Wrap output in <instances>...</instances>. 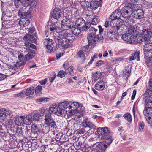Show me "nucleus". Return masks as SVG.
I'll use <instances>...</instances> for the list:
<instances>
[{
	"label": "nucleus",
	"mask_w": 152,
	"mask_h": 152,
	"mask_svg": "<svg viewBox=\"0 0 152 152\" xmlns=\"http://www.w3.org/2000/svg\"><path fill=\"white\" fill-rule=\"evenodd\" d=\"M24 44L27 48L26 50L27 51L28 53L25 56L22 53L18 55V58L20 61H28L30 59L34 58L35 55V51L36 50V46L33 44L28 42H25Z\"/></svg>",
	"instance_id": "f257e3e1"
},
{
	"label": "nucleus",
	"mask_w": 152,
	"mask_h": 152,
	"mask_svg": "<svg viewBox=\"0 0 152 152\" xmlns=\"http://www.w3.org/2000/svg\"><path fill=\"white\" fill-rule=\"evenodd\" d=\"M97 133L99 137L102 140H106V142L107 145H109L113 140L110 133V131L107 127L99 128L97 129Z\"/></svg>",
	"instance_id": "f03ea898"
},
{
	"label": "nucleus",
	"mask_w": 152,
	"mask_h": 152,
	"mask_svg": "<svg viewBox=\"0 0 152 152\" xmlns=\"http://www.w3.org/2000/svg\"><path fill=\"white\" fill-rule=\"evenodd\" d=\"M130 4L126 3L124 7L122 8L121 10H116L113 12L112 14L110 15V18L112 20L118 19L120 17L123 18H126L129 16L128 13L130 10H127V9L129 6H130Z\"/></svg>",
	"instance_id": "7ed1b4c3"
},
{
	"label": "nucleus",
	"mask_w": 152,
	"mask_h": 152,
	"mask_svg": "<svg viewBox=\"0 0 152 152\" xmlns=\"http://www.w3.org/2000/svg\"><path fill=\"white\" fill-rule=\"evenodd\" d=\"M123 20L120 18L117 20H112L110 22V26L113 27L114 29L117 31L119 33L122 31V28L124 26L123 24Z\"/></svg>",
	"instance_id": "20e7f679"
},
{
	"label": "nucleus",
	"mask_w": 152,
	"mask_h": 152,
	"mask_svg": "<svg viewBox=\"0 0 152 152\" xmlns=\"http://www.w3.org/2000/svg\"><path fill=\"white\" fill-rule=\"evenodd\" d=\"M44 120V123L45 125L51 129H56L57 127L56 123L50 114L45 113Z\"/></svg>",
	"instance_id": "39448f33"
},
{
	"label": "nucleus",
	"mask_w": 152,
	"mask_h": 152,
	"mask_svg": "<svg viewBox=\"0 0 152 152\" xmlns=\"http://www.w3.org/2000/svg\"><path fill=\"white\" fill-rule=\"evenodd\" d=\"M98 29H99V33L101 34L103 32V29L100 25L96 27H92L89 29L90 33L88 36L87 39L88 41H92V39L94 37L97 32L98 31Z\"/></svg>",
	"instance_id": "423d86ee"
},
{
	"label": "nucleus",
	"mask_w": 152,
	"mask_h": 152,
	"mask_svg": "<svg viewBox=\"0 0 152 152\" xmlns=\"http://www.w3.org/2000/svg\"><path fill=\"white\" fill-rule=\"evenodd\" d=\"M75 23L76 26L81 28V31L83 32L87 31L90 26L89 23H86L83 19L81 18L77 19Z\"/></svg>",
	"instance_id": "0eeeda50"
},
{
	"label": "nucleus",
	"mask_w": 152,
	"mask_h": 152,
	"mask_svg": "<svg viewBox=\"0 0 152 152\" xmlns=\"http://www.w3.org/2000/svg\"><path fill=\"white\" fill-rule=\"evenodd\" d=\"M140 30L138 28V27L136 26H132L129 29L128 32L130 33V34L133 37V39L136 40L137 42H142V39H137L138 36L139 37L140 34H139Z\"/></svg>",
	"instance_id": "6e6552de"
},
{
	"label": "nucleus",
	"mask_w": 152,
	"mask_h": 152,
	"mask_svg": "<svg viewBox=\"0 0 152 152\" xmlns=\"http://www.w3.org/2000/svg\"><path fill=\"white\" fill-rule=\"evenodd\" d=\"M69 102L65 101L63 102L60 103L59 104L58 107L60 110L59 112H58V114L59 116H65V115L67 113L66 110L65 109L69 107Z\"/></svg>",
	"instance_id": "1a4fd4ad"
},
{
	"label": "nucleus",
	"mask_w": 152,
	"mask_h": 152,
	"mask_svg": "<svg viewBox=\"0 0 152 152\" xmlns=\"http://www.w3.org/2000/svg\"><path fill=\"white\" fill-rule=\"evenodd\" d=\"M113 28L110 26L106 30V33H107L106 35L107 39L110 40L115 38L116 35L118 34L119 35L118 31Z\"/></svg>",
	"instance_id": "9d476101"
},
{
	"label": "nucleus",
	"mask_w": 152,
	"mask_h": 152,
	"mask_svg": "<svg viewBox=\"0 0 152 152\" xmlns=\"http://www.w3.org/2000/svg\"><path fill=\"white\" fill-rule=\"evenodd\" d=\"M61 25L63 29L68 30L71 28L73 26V23L70 19L65 18L61 21Z\"/></svg>",
	"instance_id": "9b49d317"
},
{
	"label": "nucleus",
	"mask_w": 152,
	"mask_h": 152,
	"mask_svg": "<svg viewBox=\"0 0 152 152\" xmlns=\"http://www.w3.org/2000/svg\"><path fill=\"white\" fill-rule=\"evenodd\" d=\"M53 43V40L50 39H45L44 40V43L46 46L47 48L46 51L48 53H51L53 52V48L51 45Z\"/></svg>",
	"instance_id": "f8f14e48"
},
{
	"label": "nucleus",
	"mask_w": 152,
	"mask_h": 152,
	"mask_svg": "<svg viewBox=\"0 0 152 152\" xmlns=\"http://www.w3.org/2000/svg\"><path fill=\"white\" fill-rule=\"evenodd\" d=\"M130 6H129L127 9V10L129 11L130 10V12L128 13L129 15L126 18H124L125 20V21L130 24H132L134 23V20L132 18H131L130 15H131V12L133 11V10H134V8L135 7V6H134L133 4H131Z\"/></svg>",
	"instance_id": "ddd939ff"
},
{
	"label": "nucleus",
	"mask_w": 152,
	"mask_h": 152,
	"mask_svg": "<svg viewBox=\"0 0 152 152\" xmlns=\"http://www.w3.org/2000/svg\"><path fill=\"white\" fill-rule=\"evenodd\" d=\"M133 11L131 12V14L133 17L137 19H140L143 17L144 12L142 9H139Z\"/></svg>",
	"instance_id": "4468645a"
},
{
	"label": "nucleus",
	"mask_w": 152,
	"mask_h": 152,
	"mask_svg": "<svg viewBox=\"0 0 152 152\" xmlns=\"http://www.w3.org/2000/svg\"><path fill=\"white\" fill-rule=\"evenodd\" d=\"M152 32L150 29H145L143 30L141 35L142 38L145 41L151 39Z\"/></svg>",
	"instance_id": "2eb2a0df"
},
{
	"label": "nucleus",
	"mask_w": 152,
	"mask_h": 152,
	"mask_svg": "<svg viewBox=\"0 0 152 152\" xmlns=\"http://www.w3.org/2000/svg\"><path fill=\"white\" fill-rule=\"evenodd\" d=\"M53 39L56 43V45H58V47L62 46L63 45H65L66 44L65 41L63 39L60 35L54 36H53Z\"/></svg>",
	"instance_id": "dca6fc26"
},
{
	"label": "nucleus",
	"mask_w": 152,
	"mask_h": 152,
	"mask_svg": "<svg viewBox=\"0 0 152 152\" xmlns=\"http://www.w3.org/2000/svg\"><path fill=\"white\" fill-rule=\"evenodd\" d=\"M37 38V34L36 33L34 34V36L31 35L27 34H26L23 37V40L27 42H34L36 41V39Z\"/></svg>",
	"instance_id": "f3484780"
},
{
	"label": "nucleus",
	"mask_w": 152,
	"mask_h": 152,
	"mask_svg": "<svg viewBox=\"0 0 152 152\" xmlns=\"http://www.w3.org/2000/svg\"><path fill=\"white\" fill-rule=\"evenodd\" d=\"M60 110L58 105L56 104H52L50 106L48 110V113H49L50 115L52 114L55 113L56 115L59 116L58 114V112H59Z\"/></svg>",
	"instance_id": "a211bd4d"
},
{
	"label": "nucleus",
	"mask_w": 152,
	"mask_h": 152,
	"mask_svg": "<svg viewBox=\"0 0 152 152\" xmlns=\"http://www.w3.org/2000/svg\"><path fill=\"white\" fill-rule=\"evenodd\" d=\"M62 12L59 8L56 7L53 10L52 13V16L53 18L58 20L61 17Z\"/></svg>",
	"instance_id": "6ab92c4d"
},
{
	"label": "nucleus",
	"mask_w": 152,
	"mask_h": 152,
	"mask_svg": "<svg viewBox=\"0 0 152 152\" xmlns=\"http://www.w3.org/2000/svg\"><path fill=\"white\" fill-rule=\"evenodd\" d=\"M132 36L129 32L123 34L122 36V39L124 41H127L128 43L131 44L133 43L135 40L133 39L132 38Z\"/></svg>",
	"instance_id": "aec40b11"
},
{
	"label": "nucleus",
	"mask_w": 152,
	"mask_h": 152,
	"mask_svg": "<svg viewBox=\"0 0 152 152\" xmlns=\"http://www.w3.org/2000/svg\"><path fill=\"white\" fill-rule=\"evenodd\" d=\"M104 38L103 36L100 34L97 35L96 36H95L92 39V41H88V44L89 45H90L94 44L96 41L98 42H102Z\"/></svg>",
	"instance_id": "412c9836"
},
{
	"label": "nucleus",
	"mask_w": 152,
	"mask_h": 152,
	"mask_svg": "<svg viewBox=\"0 0 152 152\" xmlns=\"http://www.w3.org/2000/svg\"><path fill=\"white\" fill-rule=\"evenodd\" d=\"M145 106L152 107V95L145 96L143 99Z\"/></svg>",
	"instance_id": "4be33fe9"
},
{
	"label": "nucleus",
	"mask_w": 152,
	"mask_h": 152,
	"mask_svg": "<svg viewBox=\"0 0 152 152\" xmlns=\"http://www.w3.org/2000/svg\"><path fill=\"white\" fill-rule=\"evenodd\" d=\"M30 18H20L19 22V24L20 26H21L25 27L29 24L30 23L29 19Z\"/></svg>",
	"instance_id": "5701e85b"
},
{
	"label": "nucleus",
	"mask_w": 152,
	"mask_h": 152,
	"mask_svg": "<svg viewBox=\"0 0 152 152\" xmlns=\"http://www.w3.org/2000/svg\"><path fill=\"white\" fill-rule=\"evenodd\" d=\"M11 114L9 113L8 111H7L5 109L1 108L0 110V117L1 118L3 119L6 116H10V117Z\"/></svg>",
	"instance_id": "b1692460"
},
{
	"label": "nucleus",
	"mask_w": 152,
	"mask_h": 152,
	"mask_svg": "<svg viewBox=\"0 0 152 152\" xmlns=\"http://www.w3.org/2000/svg\"><path fill=\"white\" fill-rule=\"evenodd\" d=\"M96 145V147L99 149L96 148V152H105V151L107 147V145L106 144H103L101 143H99L98 144H95Z\"/></svg>",
	"instance_id": "393cba45"
},
{
	"label": "nucleus",
	"mask_w": 152,
	"mask_h": 152,
	"mask_svg": "<svg viewBox=\"0 0 152 152\" xmlns=\"http://www.w3.org/2000/svg\"><path fill=\"white\" fill-rule=\"evenodd\" d=\"M70 29L72 30L73 34L76 36L79 35L81 31H82L81 28L75 25H73Z\"/></svg>",
	"instance_id": "a878e982"
},
{
	"label": "nucleus",
	"mask_w": 152,
	"mask_h": 152,
	"mask_svg": "<svg viewBox=\"0 0 152 152\" xmlns=\"http://www.w3.org/2000/svg\"><path fill=\"white\" fill-rule=\"evenodd\" d=\"M104 88V82L103 80L99 81L95 86V89L99 90L102 91Z\"/></svg>",
	"instance_id": "bb28decb"
},
{
	"label": "nucleus",
	"mask_w": 152,
	"mask_h": 152,
	"mask_svg": "<svg viewBox=\"0 0 152 152\" xmlns=\"http://www.w3.org/2000/svg\"><path fill=\"white\" fill-rule=\"evenodd\" d=\"M83 126L86 128L88 127L90 128H93L94 125L93 123L89 121L88 119H85L83 122Z\"/></svg>",
	"instance_id": "cd10ccee"
},
{
	"label": "nucleus",
	"mask_w": 152,
	"mask_h": 152,
	"mask_svg": "<svg viewBox=\"0 0 152 152\" xmlns=\"http://www.w3.org/2000/svg\"><path fill=\"white\" fill-rule=\"evenodd\" d=\"M69 109H71L70 110L71 111L72 110H75L77 109L79 107V104L77 102H69Z\"/></svg>",
	"instance_id": "c85d7f7f"
},
{
	"label": "nucleus",
	"mask_w": 152,
	"mask_h": 152,
	"mask_svg": "<svg viewBox=\"0 0 152 152\" xmlns=\"http://www.w3.org/2000/svg\"><path fill=\"white\" fill-rule=\"evenodd\" d=\"M144 114L146 116H149V115L152 114V107L145 106L143 111Z\"/></svg>",
	"instance_id": "c756f323"
},
{
	"label": "nucleus",
	"mask_w": 152,
	"mask_h": 152,
	"mask_svg": "<svg viewBox=\"0 0 152 152\" xmlns=\"http://www.w3.org/2000/svg\"><path fill=\"white\" fill-rule=\"evenodd\" d=\"M140 53L139 51H136L134 53L132 54L129 57V60L132 61L136 59L137 61L140 60Z\"/></svg>",
	"instance_id": "7c9ffc66"
},
{
	"label": "nucleus",
	"mask_w": 152,
	"mask_h": 152,
	"mask_svg": "<svg viewBox=\"0 0 152 152\" xmlns=\"http://www.w3.org/2000/svg\"><path fill=\"white\" fill-rule=\"evenodd\" d=\"M15 122L16 124L18 126H21L24 124V117L21 116L17 117L15 119Z\"/></svg>",
	"instance_id": "2f4dec72"
},
{
	"label": "nucleus",
	"mask_w": 152,
	"mask_h": 152,
	"mask_svg": "<svg viewBox=\"0 0 152 152\" xmlns=\"http://www.w3.org/2000/svg\"><path fill=\"white\" fill-rule=\"evenodd\" d=\"M24 124L26 125H29L32 122V118L31 115H29L26 117H24Z\"/></svg>",
	"instance_id": "473e14b6"
},
{
	"label": "nucleus",
	"mask_w": 152,
	"mask_h": 152,
	"mask_svg": "<svg viewBox=\"0 0 152 152\" xmlns=\"http://www.w3.org/2000/svg\"><path fill=\"white\" fill-rule=\"evenodd\" d=\"M144 54L145 56V60L147 59L148 58H150L151 59V58H152V50H144Z\"/></svg>",
	"instance_id": "72a5a7b5"
},
{
	"label": "nucleus",
	"mask_w": 152,
	"mask_h": 152,
	"mask_svg": "<svg viewBox=\"0 0 152 152\" xmlns=\"http://www.w3.org/2000/svg\"><path fill=\"white\" fill-rule=\"evenodd\" d=\"M92 76L93 77L92 79L95 82H96L102 75L101 72H97L95 73H92Z\"/></svg>",
	"instance_id": "f704fd0d"
},
{
	"label": "nucleus",
	"mask_w": 152,
	"mask_h": 152,
	"mask_svg": "<svg viewBox=\"0 0 152 152\" xmlns=\"http://www.w3.org/2000/svg\"><path fill=\"white\" fill-rule=\"evenodd\" d=\"M98 2L96 1H92L90 3V8L91 9L95 10L99 7Z\"/></svg>",
	"instance_id": "c9c22d12"
},
{
	"label": "nucleus",
	"mask_w": 152,
	"mask_h": 152,
	"mask_svg": "<svg viewBox=\"0 0 152 152\" xmlns=\"http://www.w3.org/2000/svg\"><path fill=\"white\" fill-rule=\"evenodd\" d=\"M78 1L81 2V6L83 8L84 10L87 9L90 5V3L87 1H82V0H80V1L78 0Z\"/></svg>",
	"instance_id": "e433bc0d"
},
{
	"label": "nucleus",
	"mask_w": 152,
	"mask_h": 152,
	"mask_svg": "<svg viewBox=\"0 0 152 152\" xmlns=\"http://www.w3.org/2000/svg\"><path fill=\"white\" fill-rule=\"evenodd\" d=\"M34 91V88L33 87H31L28 88L26 91L25 94L27 96L32 95Z\"/></svg>",
	"instance_id": "4c0bfd02"
},
{
	"label": "nucleus",
	"mask_w": 152,
	"mask_h": 152,
	"mask_svg": "<svg viewBox=\"0 0 152 152\" xmlns=\"http://www.w3.org/2000/svg\"><path fill=\"white\" fill-rule=\"evenodd\" d=\"M19 17L20 18H30L31 14L29 12H26L25 10L22 12V14L20 15Z\"/></svg>",
	"instance_id": "58836bf2"
},
{
	"label": "nucleus",
	"mask_w": 152,
	"mask_h": 152,
	"mask_svg": "<svg viewBox=\"0 0 152 152\" xmlns=\"http://www.w3.org/2000/svg\"><path fill=\"white\" fill-rule=\"evenodd\" d=\"M74 38L75 37L73 36L72 34H70L69 33L67 37V38H66L65 40H64L65 44H66V43H68L69 42H72Z\"/></svg>",
	"instance_id": "ea45409f"
},
{
	"label": "nucleus",
	"mask_w": 152,
	"mask_h": 152,
	"mask_svg": "<svg viewBox=\"0 0 152 152\" xmlns=\"http://www.w3.org/2000/svg\"><path fill=\"white\" fill-rule=\"evenodd\" d=\"M143 50H152V43L145 44L143 48Z\"/></svg>",
	"instance_id": "a19ab883"
},
{
	"label": "nucleus",
	"mask_w": 152,
	"mask_h": 152,
	"mask_svg": "<svg viewBox=\"0 0 152 152\" xmlns=\"http://www.w3.org/2000/svg\"><path fill=\"white\" fill-rule=\"evenodd\" d=\"M21 5L24 7H27L31 4L33 0H21Z\"/></svg>",
	"instance_id": "79ce46f5"
},
{
	"label": "nucleus",
	"mask_w": 152,
	"mask_h": 152,
	"mask_svg": "<svg viewBox=\"0 0 152 152\" xmlns=\"http://www.w3.org/2000/svg\"><path fill=\"white\" fill-rule=\"evenodd\" d=\"M41 115L39 113H35L33 115L32 118L33 120L36 121H39V120Z\"/></svg>",
	"instance_id": "37998d69"
},
{
	"label": "nucleus",
	"mask_w": 152,
	"mask_h": 152,
	"mask_svg": "<svg viewBox=\"0 0 152 152\" xmlns=\"http://www.w3.org/2000/svg\"><path fill=\"white\" fill-rule=\"evenodd\" d=\"M63 135V134L62 133H59L56 134V138L54 139V140L56 141V142H54L55 144H56L57 143V142L60 140Z\"/></svg>",
	"instance_id": "c03bdc74"
},
{
	"label": "nucleus",
	"mask_w": 152,
	"mask_h": 152,
	"mask_svg": "<svg viewBox=\"0 0 152 152\" xmlns=\"http://www.w3.org/2000/svg\"><path fill=\"white\" fill-rule=\"evenodd\" d=\"M124 118L126 119L128 122H131L132 121V118L131 114L129 113L125 114L123 116Z\"/></svg>",
	"instance_id": "a18cd8bd"
},
{
	"label": "nucleus",
	"mask_w": 152,
	"mask_h": 152,
	"mask_svg": "<svg viewBox=\"0 0 152 152\" xmlns=\"http://www.w3.org/2000/svg\"><path fill=\"white\" fill-rule=\"evenodd\" d=\"M42 87L41 86H37L35 88V93L37 95H40L42 93Z\"/></svg>",
	"instance_id": "49530a36"
},
{
	"label": "nucleus",
	"mask_w": 152,
	"mask_h": 152,
	"mask_svg": "<svg viewBox=\"0 0 152 152\" xmlns=\"http://www.w3.org/2000/svg\"><path fill=\"white\" fill-rule=\"evenodd\" d=\"M76 133L79 134H82L85 133L86 131L84 128H80L76 131Z\"/></svg>",
	"instance_id": "de8ad7c7"
},
{
	"label": "nucleus",
	"mask_w": 152,
	"mask_h": 152,
	"mask_svg": "<svg viewBox=\"0 0 152 152\" xmlns=\"http://www.w3.org/2000/svg\"><path fill=\"white\" fill-rule=\"evenodd\" d=\"M31 130L34 132V133H37L39 132L38 127L35 124H33L31 126Z\"/></svg>",
	"instance_id": "09e8293b"
},
{
	"label": "nucleus",
	"mask_w": 152,
	"mask_h": 152,
	"mask_svg": "<svg viewBox=\"0 0 152 152\" xmlns=\"http://www.w3.org/2000/svg\"><path fill=\"white\" fill-rule=\"evenodd\" d=\"M74 69V67L72 66H70L69 68H68L66 70V74L70 75L72 74L73 72V70Z\"/></svg>",
	"instance_id": "8fccbe9b"
},
{
	"label": "nucleus",
	"mask_w": 152,
	"mask_h": 152,
	"mask_svg": "<svg viewBox=\"0 0 152 152\" xmlns=\"http://www.w3.org/2000/svg\"><path fill=\"white\" fill-rule=\"evenodd\" d=\"M77 54L80 58H83L84 61L85 60V56L83 51L82 50L79 51L77 53Z\"/></svg>",
	"instance_id": "3c124183"
},
{
	"label": "nucleus",
	"mask_w": 152,
	"mask_h": 152,
	"mask_svg": "<svg viewBox=\"0 0 152 152\" xmlns=\"http://www.w3.org/2000/svg\"><path fill=\"white\" fill-rule=\"evenodd\" d=\"M66 73L65 71H64L63 70H61L59 71L58 74L57 75V76L61 78H62L65 76V75L66 74Z\"/></svg>",
	"instance_id": "603ef678"
},
{
	"label": "nucleus",
	"mask_w": 152,
	"mask_h": 152,
	"mask_svg": "<svg viewBox=\"0 0 152 152\" xmlns=\"http://www.w3.org/2000/svg\"><path fill=\"white\" fill-rule=\"evenodd\" d=\"M14 4L16 8H18L20 5H21V0H15Z\"/></svg>",
	"instance_id": "864d4df0"
},
{
	"label": "nucleus",
	"mask_w": 152,
	"mask_h": 152,
	"mask_svg": "<svg viewBox=\"0 0 152 152\" xmlns=\"http://www.w3.org/2000/svg\"><path fill=\"white\" fill-rule=\"evenodd\" d=\"M49 99L45 97H42L37 99V101L39 102H45L48 101Z\"/></svg>",
	"instance_id": "5fc2aeb1"
},
{
	"label": "nucleus",
	"mask_w": 152,
	"mask_h": 152,
	"mask_svg": "<svg viewBox=\"0 0 152 152\" xmlns=\"http://www.w3.org/2000/svg\"><path fill=\"white\" fill-rule=\"evenodd\" d=\"M138 126L139 130L140 131L144 128L145 126V124L143 122H140L139 123Z\"/></svg>",
	"instance_id": "6e6d98bb"
},
{
	"label": "nucleus",
	"mask_w": 152,
	"mask_h": 152,
	"mask_svg": "<svg viewBox=\"0 0 152 152\" xmlns=\"http://www.w3.org/2000/svg\"><path fill=\"white\" fill-rule=\"evenodd\" d=\"M145 118L148 123L152 126V116L151 117L150 116H146Z\"/></svg>",
	"instance_id": "4d7b16f0"
},
{
	"label": "nucleus",
	"mask_w": 152,
	"mask_h": 152,
	"mask_svg": "<svg viewBox=\"0 0 152 152\" xmlns=\"http://www.w3.org/2000/svg\"><path fill=\"white\" fill-rule=\"evenodd\" d=\"M69 33L66 32H64L63 34L60 35V36L64 40H65L66 38H67V37Z\"/></svg>",
	"instance_id": "13d9d810"
},
{
	"label": "nucleus",
	"mask_w": 152,
	"mask_h": 152,
	"mask_svg": "<svg viewBox=\"0 0 152 152\" xmlns=\"http://www.w3.org/2000/svg\"><path fill=\"white\" fill-rule=\"evenodd\" d=\"M99 22V20L98 18L96 17L94 18L91 22V24L94 25H96Z\"/></svg>",
	"instance_id": "bf43d9fd"
},
{
	"label": "nucleus",
	"mask_w": 152,
	"mask_h": 152,
	"mask_svg": "<svg viewBox=\"0 0 152 152\" xmlns=\"http://www.w3.org/2000/svg\"><path fill=\"white\" fill-rule=\"evenodd\" d=\"M50 128H49L48 126H45V127H43L42 128L43 133L45 134L47 133L48 132Z\"/></svg>",
	"instance_id": "052dcab7"
},
{
	"label": "nucleus",
	"mask_w": 152,
	"mask_h": 152,
	"mask_svg": "<svg viewBox=\"0 0 152 152\" xmlns=\"http://www.w3.org/2000/svg\"><path fill=\"white\" fill-rule=\"evenodd\" d=\"M24 93L23 92H20L19 93L15 94H14V96L15 97H22L24 95Z\"/></svg>",
	"instance_id": "680f3d73"
},
{
	"label": "nucleus",
	"mask_w": 152,
	"mask_h": 152,
	"mask_svg": "<svg viewBox=\"0 0 152 152\" xmlns=\"http://www.w3.org/2000/svg\"><path fill=\"white\" fill-rule=\"evenodd\" d=\"M59 28L57 26H52V27H50V31L52 32L56 31Z\"/></svg>",
	"instance_id": "e2e57ef3"
},
{
	"label": "nucleus",
	"mask_w": 152,
	"mask_h": 152,
	"mask_svg": "<svg viewBox=\"0 0 152 152\" xmlns=\"http://www.w3.org/2000/svg\"><path fill=\"white\" fill-rule=\"evenodd\" d=\"M64 134H66L67 136H69L70 135L71 132L70 130L69 129L66 128L64 131Z\"/></svg>",
	"instance_id": "0e129e2a"
},
{
	"label": "nucleus",
	"mask_w": 152,
	"mask_h": 152,
	"mask_svg": "<svg viewBox=\"0 0 152 152\" xmlns=\"http://www.w3.org/2000/svg\"><path fill=\"white\" fill-rule=\"evenodd\" d=\"M53 76L52 77H50L49 79L51 83L53 82L56 76V74L54 72H53Z\"/></svg>",
	"instance_id": "69168bd1"
},
{
	"label": "nucleus",
	"mask_w": 152,
	"mask_h": 152,
	"mask_svg": "<svg viewBox=\"0 0 152 152\" xmlns=\"http://www.w3.org/2000/svg\"><path fill=\"white\" fill-rule=\"evenodd\" d=\"M77 119V118H74L72 119V122L74 124H77L80 123V120Z\"/></svg>",
	"instance_id": "338daca9"
},
{
	"label": "nucleus",
	"mask_w": 152,
	"mask_h": 152,
	"mask_svg": "<svg viewBox=\"0 0 152 152\" xmlns=\"http://www.w3.org/2000/svg\"><path fill=\"white\" fill-rule=\"evenodd\" d=\"M7 125H8L10 127L12 126V125L13 124V122L12 119H9L7 123Z\"/></svg>",
	"instance_id": "774afa93"
}]
</instances>
